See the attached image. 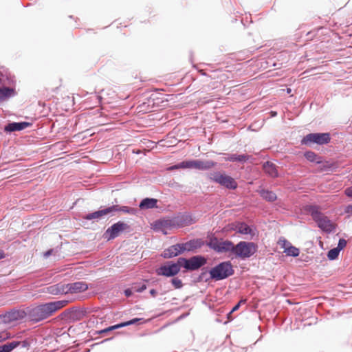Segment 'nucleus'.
I'll use <instances>...</instances> for the list:
<instances>
[{"mask_svg":"<svg viewBox=\"0 0 352 352\" xmlns=\"http://www.w3.org/2000/svg\"><path fill=\"white\" fill-rule=\"evenodd\" d=\"M65 300L41 303L35 307H28V318L32 323H38L51 317L56 311L68 304Z\"/></svg>","mask_w":352,"mask_h":352,"instance_id":"f257e3e1","label":"nucleus"},{"mask_svg":"<svg viewBox=\"0 0 352 352\" xmlns=\"http://www.w3.org/2000/svg\"><path fill=\"white\" fill-rule=\"evenodd\" d=\"M304 212L309 214L313 220L317 223L318 227L323 232L330 234L336 230L335 224L324 216L319 206L314 204H307L302 207Z\"/></svg>","mask_w":352,"mask_h":352,"instance_id":"f03ea898","label":"nucleus"},{"mask_svg":"<svg viewBox=\"0 0 352 352\" xmlns=\"http://www.w3.org/2000/svg\"><path fill=\"white\" fill-rule=\"evenodd\" d=\"M234 270L230 261L220 262L209 269L208 274L212 280L219 281L225 280L234 275Z\"/></svg>","mask_w":352,"mask_h":352,"instance_id":"7ed1b4c3","label":"nucleus"},{"mask_svg":"<svg viewBox=\"0 0 352 352\" xmlns=\"http://www.w3.org/2000/svg\"><path fill=\"white\" fill-rule=\"evenodd\" d=\"M258 248V245L256 243L241 241L236 245L234 243L232 255L241 261H245L254 255L257 252Z\"/></svg>","mask_w":352,"mask_h":352,"instance_id":"20e7f679","label":"nucleus"},{"mask_svg":"<svg viewBox=\"0 0 352 352\" xmlns=\"http://www.w3.org/2000/svg\"><path fill=\"white\" fill-rule=\"evenodd\" d=\"M207 239L206 245L216 253L223 254L228 252L231 255L232 254L234 243L232 241L219 239L213 234H208Z\"/></svg>","mask_w":352,"mask_h":352,"instance_id":"39448f33","label":"nucleus"},{"mask_svg":"<svg viewBox=\"0 0 352 352\" xmlns=\"http://www.w3.org/2000/svg\"><path fill=\"white\" fill-rule=\"evenodd\" d=\"M206 177L210 181L218 184L228 190H235L238 187V184L235 179L225 172H210L207 173Z\"/></svg>","mask_w":352,"mask_h":352,"instance_id":"423d86ee","label":"nucleus"},{"mask_svg":"<svg viewBox=\"0 0 352 352\" xmlns=\"http://www.w3.org/2000/svg\"><path fill=\"white\" fill-rule=\"evenodd\" d=\"M181 269L184 268V272L199 270L206 265L207 258L204 255L198 254L189 258L179 257Z\"/></svg>","mask_w":352,"mask_h":352,"instance_id":"0eeeda50","label":"nucleus"},{"mask_svg":"<svg viewBox=\"0 0 352 352\" xmlns=\"http://www.w3.org/2000/svg\"><path fill=\"white\" fill-rule=\"evenodd\" d=\"M331 134L328 132L310 133L305 135L300 140L301 145L312 146L314 144L319 146L328 144L331 142Z\"/></svg>","mask_w":352,"mask_h":352,"instance_id":"6e6552de","label":"nucleus"},{"mask_svg":"<svg viewBox=\"0 0 352 352\" xmlns=\"http://www.w3.org/2000/svg\"><path fill=\"white\" fill-rule=\"evenodd\" d=\"M181 271V265L179 258L177 261H169L165 262L155 270L157 276H165L168 278L177 276Z\"/></svg>","mask_w":352,"mask_h":352,"instance_id":"1a4fd4ad","label":"nucleus"},{"mask_svg":"<svg viewBox=\"0 0 352 352\" xmlns=\"http://www.w3.org/2000/svg\"><path fill=\"white\" fill-rule=\"evenodd\" d=\"M87 314L85 308L72 307L65 309L59 314L58 318L66 322H74L82 320Z\"/></svg>","mask_w":352,"mask_h":352,"instance_id":"9d476101","label":"nucleus"},{"mask_svg":"<svg viewBox=\"0 0 352 352\" xmlns=\"http://www.w3.org/2000/svg\"><path fill=\"white\" fill-rule=\"evenodd\" d=\"M130 226L126 223L118 221L109 226L103 234V237L107 241H112L120 236L125 230H129Z\"/></svg>","mask_w":352,"mask_h":352,"instance_id":"9b49d317","label":"nucleus"},{"mask_svg":"<svg viewBox=\"0 0 352 352\" xmlns=\"http://www.w3.org/2000/svg\"><path fill=\"white\" fill-rule=\"evenodd\" d=\"M175 228H183L191 226L197 222V219L190 212H179L173 217Z\"/></svg>","mask_w":352,"mask_h":352,"instance_id":"f8f14e48","label":"nucleus"},{"mask_svg":"<svg viewBox=\"0 0 352 352\" xmlns=\"http://www.w3.org/2000/svg\"><path fill=\"white\" fill-rule=\"evenodd\" d=\"M16 79L14 76L4 66H0V88H15Z\"/></svg>","mask_w":352,"mask_h":352,"instance_id":"ddd939ff","label":"nucleus"},{"mask_svg":"<svg viewBox=\"0 0 352 352\" xmlns=\"http://www.w3.org/2000/svg\"><path fill=\"white\" fill-rule=\"evenodd\" d=\"M217 162L212 160H189L188 168H194L199 170H209L216 166Z\"/></svg>","mask_w":352,"mask_h":352,"instance_id":"4468645a","label":"nucleus"},{"mask_svg":"<svg viewBox=\"0 0 352 352\" xmlns=\"http://www.w3.org/2000/svg\"><path fill=\"white\" fill-rule=\"evenodd\" d=\"M3 352H12L18 347L21 349H29L30 342L28 339L24 340H14L0 345Z\"/></svg>","mask_w":352,"mask_h":352,"instance_id":"2eb2a0df","label":"nucleus"},{"mask_svg":"<svg viewBox=\"0 0 352 352\" xmlns=\"http://www.w3.org/2000/svg\"><path fill=\"white\" fill-rule=\"evenodd\" d=\"M278 244L280 245V248L284 250L283 252L287 256L297 257L299 256L300 250L294 246L286 239L283 237L280 238L278 241Z\"/></svg>","mask_w":352,"mask_h":352,"instance_id":"dca6fc26","label":"nucleus"},{"mask_svg":"<svg viewBox=\"0 0 352 352\" xmlns=\"http://www.w3.org/2000/svg\"><path fill=\"white\" fill-rule=\"evenodd\" d=\"M175 228L173 218L168 219H160L155 220L153 223V229L155 232L161 231L164 234H166L164 228Z\"/></svg>","mask_w":352,"mask_h":352,"instance_id":"f3484780","label":"nucleus"},{"mask_svg":"<svg viewBox=\"0 0 352 352\" xmlns=\"http://www.w3.org/2000/svg\"><path fill=\"white\" fill-rule=\"evenodd\" d=\"M32 126L31 122H10L4 126V131L7 133H11L15 131H21L25 129Z\"/></svg>","mask_w":352,"mask_h":352,"instance_id":"a211bd4d","label":"nucleus"},{"mask_svg":"<svg viewBox=\"0 0 352 352\" xmlns=\"http://www.w3.org/2000/svg\"><path fill=\"white\" fill-rule=\"evenodd\" d=\"M241 234H248L253 238L258 234V231L255 226L248 225L245 221H238V232Z\"/></svg>","mask_w":352,"mask_h":352,"instance_id":"6ab92c4d","label":"nucleus"},{"mask_svg":"<svg viewBox=\"0 0 352 352\" xmlns=\"http://www.w3.org/2000/svg\"><path fill=\"white\" fill-rule=\"evenodd\" d=\"M278 166L271 161H266L262 164V169L265 173L272 178H277L279 177Z\"/></svg>","mask_w":352,"mask_h":352,"instance_id":"aec40b11","label":"nucleus"},{"mask_svg":"<svg viewBox=\"0 0 352 352\" xmlns=\"http://www.w3.org/2000/svg\"><path fill=\"white\" fill-rule=\"evenodd\" d=\"M288 56L287 52L283 51L278 54L276 56L277 61H275L274 58H270L267 61V64L276 68H281L283 65L288 61Z\"/></svg>","mask_w":352,"mask_h":352,"instance_id":"412c9836","label":"nucleus"},{"mask_svg":"<svg viewBox=\"0 0 352 352\" xmlns=\"http://www.w3.org/2000/svg\"><path fill=\"white\" fill-rule=\"evenodd\" d=\"M188 252H196L198 249H201L204 245H206V241H204L201 238H194L186 241Z\"/></svg>","mask_w":352,"mask_h":352,"instance_id":"4be33fe9","label":"nucleus"},{"mask_svg":"<svg viewBox=\"0 0 352 352\" xmlns=\"http://www.w3.org/2000/svg\"><path fill=\"white\" fill-rule=\"evenodd\" d=\"M102 213H100L99 209L91 212L86 213L81 217L82 223L85 225L87 221H91L92 223L100 221L102 219Z\"/></svg>","mask_w":352,"mask_h":352,"instance_id":"5701e85b","label":"nucleus"},{"mask_svg":"<svg viewBox=\"0 0 352 352\" xmlns=\"http://www.w3.org/2000/svg\"><path fill=\"white\" fill-rule=\"evenodd\" d=\"M224 157V160L228 162H238L241 163H245L250 159V155L245 154H237V153H222Z\"/></svg>","mask_w":352,"mask_h":352,"instance_id":"b1692460","label":"nucleus"},{"mask_svg":"<svg viewBox=\"0 0 352 352\" xmlns=\"http://www.w3.org/2000/svg\"><path fill=\"white\" fill-rule=\"evenodd\" d=\"M71 294L81 293L89 289V285L86 282L77 281L69 283Z\"/></svg>","mask_w":352,"mask_h":352,"instance_id":"393cba45","label":"nucleus"},{"mask_svg":"<svg viewBox=\"0 0 352 352\" xmlns=\"http://www.w3.org/2000/svg\"><path fill=\"white\" fill-rule=\"evenodd\" d=\"M157 207V199L155 198L146 197L142 199L139 204V208L141 210L152 209Z\"/></svg>","mask_w":352,"mask_h":352,"instance_id":"a878e982","label":"nucleus"},{"mask_svg":"<svg viewBox=\"0 0 352 352\" xmlns=\"http://www.w3.org/2000/svg\"><path fill=\"white\" fill-rule=\"evenodd\" d=\"M8 312L12 322L23 320L25 317L28 318V308L26 309V311L23 309H13Z\"/></svg>","mask_w":352,"mask_h":352,"instance_id":"bb28decb","label":"nucleus"},{"mask_svg":"<svg viewBox=\"0 0 352 352\" xmlns=\"http://www.w3.org/2000/svg\"><path fill=\"white\" fill-rule=\"evenodd\" d=\"M320 164V170L325 172H333L338 170L340 166L338 162L334 161H323Z\"/></svg>","mask_w":352,"mask_h":352,"instance_id":"cd10ccee","label":"nucleus"},{"mask_svg":"<svg viewBox=\"0 0 352 352\" xmlns=\"http://www.w3.org/2000/svg\"><path fill=\"white\" fill-rule=\"evenodd\" d=\"M304 157L307 161L310 162L316 163L317 164L322 163V157L312 151H305L304 153Z\"/></svg>","mask_w":352,"mask_h":352,"instance_id":"c85d7f7f","label":"nucleus"},{"mask_svg":"<svg viewBox=\"0 0 352 352\" xmlns=\"http://www.w3.org/2000/svg\"><path fill=\"white\" fill-rule=\"evenodd\" d=\"M179 256L175 244L166 248L162 253L161 256L164 258H172Z\"/></svg>","mask_w":352,"mask_h":352,"instance_id":"c756f323","label":"nucleus"},{"mask_svg":"<svg viewBox=\"0 0 352 352\" xmlns=\"http://www.w3.org/2000/svg\"><path fill=\"white\" fill-rule=\"evenodd\" d=\"M16 94V89H0V105Z\"/></svg>","mask_w":352,"mask_h":352,"instance_id":"7c9ffc66","label":"nucleus"},{"mask_svg":"<svg viewBox=\"0 0 352 352\" xmlns=\"http://www.w3.org/2000/svg\"><path fill=\"white\" fill-rule=\"evenodd\" d=\"M201 272L200 274L194 280L195 283L205 282L207 283L210 280H212V278H210V274H208L209 269L207 267H203L201 268Z\"/></svg>","mask_w":352,"mask_h":352,"instance_id":"2f4dec72","label":"nucleus"},{"mask_svg":"<svg viewBox=\"0 0 352 352\" xmlns=\"http://www.w3.org/2000/svg\"><path fill=\"white\" fill-rule=\"evenodd\" d=\"M260 196L265 200L273 202L276 200L277 196L273 191L262 189L259 191Z\"/></svg>","mask_w":352,"mask_h":352,"instance_id":"473e14b6","label":"nucleus"},{"mask_svg":"<svg viewBox=\"0 0 352 352\" xmlns=\"http://www.w3.org/2000/svg\"><path fill=\"white\" fill-rule=\"evenodd\" d=\"M102 217L104 219L106 216L113 217L114 213L116 212V206L111 205L109 206H100L99 208Z\"/></svg>","mask_w":352,"mask_h":352,"instance_id":"72a5a7b5","label":"nucleus"},{"mask_svg":"<svg viewBox=\"0 0 352 352\" xmlns=\"http://www.w3.org/2000/svg\"><path fill=\"white\" fill-rule=\"evenodd\" d=\"M116 212H122L124 213L135 215L138 212V210L134 208H131L126 206L115 205Z\"/></svg>","mask_w":352,"mask_h":352,"instance_id":"f704fd0d","label":"nucleus"},{"mask_svg":"<svg viewBox=\"0 0 352 352\" xmlns=\"http://www.w3.org/2000/svg\"><path fill=\"white\" fill-rule=\"evenodd\" d=\"M88 99H90L91 102L96 106L102 103V96L100 92H96V89H94V91L90 93V97Z\"/></svg>","mask_w":352,"mask_h":352,"instance_id":"c9c22d12","label":"nucleus"},{"mask_svg":"<svg viewBox=\"0 0 352 352\" xmlns=\"http://www.w3.org/2000/svg\"><path fill=\"white\" fill-rule=\"evenodd\" d=\"M189 168L188 160H183L179 163H177L174 165L168 166L167 168V170L172 171V170H175L186 169V168Z\"/></svg>","mask_w":352,"mask_h":352,"instance_id":"e433bc0d","label":"nucleus"},{"mask_svg":"<svg viewBox=\"0 0 352 352\" xmlns=\"http://www.w3.org/2000/svg\"><path fill=\"white\" fill-rule=\"evenodd\" d=\"M246 302V300L245 299H241L240 301H239L232 309L227 314V318L228 320H232V314L237 311L241 305L242 304H245Z\"/></svg>","mask_w":352,"mask_h":352,"instance_id":"4c0bfd02","label":"nucleus"},{"mask_svg":"<svg viewBox=\"0 0 352 352\" xmlns=\"http://www.w3.org/2000/svg\"><path fill=\"white\" fill-rule=\"evenodd\" d=\"M340 251L336 248H333L327 252V256L329 261L336 260L340 254Z\"/></svg>","mask_w":352,"mask_h":352,"instance_id":"58836bf2","label":"nucleus"},{"mask_svg":"<svg viewBox=\"0 0 352 352\" xmlns=\"http://www.w3.org/2000/svg\"><path fill=\"white\" fill-rule=\"evenodd\" d=\"M238 221H236L232 223H230L227 224L223 229V232H231V231H235L236 232H238Z\"/></svg>","mask_w":352,"mask_h":352,"instance_id":"ea45409f","label":"nucleus"},{"mask_svg":"<svg viewBox=\"0 0 352 352\" xmlns=\"http://www.w3.org/2000/svg\"><path fill=\"white\" fill-rule=\"evenodd\" d=\"M47 292L52 295H60L58 283L47 287Z\"/></svg>","mask_w":352,"mask_h":352,"instance_id":"a19ab883","label":"nucleus"},{"mask_svg":"<svg viewBox=\"0 0 352 352\" xmlns=\"http://www.w3.org/2000/svg\"><path fill=\"white\" fill-rule=\"evenodd\" d=\"M59 285V289H60V294H71V289L69 288V283L63 284V283H58Z\"/></svg>","mask_w":352,"mask_h":352,"instance_id":"79ce46f5","label":"nucleus"},{"mask_svg":"<svg viewBox=\"0 0 352 352\" xmlns=\"http://www.w3.org/2000/svg\"><path fill=\"white\" fill-rule=\"evenodd\" d=\"M12 322L8 311L0 315V324H10Z\"/></svg>","mask_w":352,"mask_h":352,"instance_id":"37998d69","label":"nucleus"},{"mask_svg":"<svg viewBox=\"0 0 352 352\" xmlns=\"http://www.w3.org/2000/svg\"><path fill=\"white\" fill-rule=\"evenodd\" d=\"M14 336L9 331H3L0 332V343L12 338Z\"/></svg>","mask_w":352,"mask_h":352,"instance_id":"c03bdc74","label":"nucleus"},{"mask_svg":"<svg viewBox=\"0 0 352 352\" xmlns=\"http://www.w3.org/2000/svg\"><path fill=\"white\" fill-rule=\"evenodd\" d=\"M175 247L177 248V250L179 255L182 254L183 253L187 252V245L186 243H177L175 244Z\"/></svg>","mask_w":352,"mask_h":352,"instance_id":"a18cd8bd","label":"nucleus"},{"mask_svg":"<svg viewBox=\"0 0 352 352\" xmlns=\"http://www.w3.org/2000/svg\"><path fill=\"white\" fill-rule=\"evenodd\" d=\"M170 283L175 289H181L183 287V283L181 279L177 277H171Z\"/></svg>","mask_w":352,"mask_h":352,"instance_id":"49530a36","label":"nucleus"},{"mask_svg":"<svg viewBox=\"0 0 352 352\" xmlns=\"http://www.w3.org/2000/svg\"><path fill=\"white\" fill-rule=\"evenodd\" d=\"M133 289L137 293H142L146 289V285L145 283H136L133 286Z\"/></svg>","mask_w":352,"mask_h":352,"instance_id":"de8ad7c7","label":"nucleus"},{"mask_svg":"<svg viewBox=\"0 0 352 352\" xmlns=\"http://www.w3.org/2000/svg\"><path fill=\"white\" fill-rule=\"evenodd\" d=\"M346 243L347 242L344 239H340L336 248L340 252L346 247Z\"/></svg>","mask_w":352,"mask_h":352,"instance_id":"09e8293b","label":"nucleus"},{"mask_svg":"<svg viewBox=\"0 0 352 352\" xmlns=\"http://www.w3.org/2000/svg\"><path fill=\"white\" fill-rule=\"evenodd\" d=\"M129 325L136 324L140 323V322H145L144 319L142 318H134L129 320H128Z\"/></svg>","mask_w":352,"mask_h":352,"instance_id":"8fccbe9b","label":"nucleus"},{"mask_svg":"<svg viewBox=\"0 0 352 352\" xmlns=\"http://www.w3.org/2000/svg\"><path fill=\"white\" fill-rule=\"evenodd\" d=\"M113 331V327L111 326H109V327H108L107 328H104L103 329H101L100 331H96V333L98 334H104V333H109L110 331Z\"/></svg>","mask_w":352,"mask_h":352,"instance_id":"3c124183","label":"nucleus"},{"mask_svg":"<svg viewBox=\"0 0 352 352\" xmlns=\"http://www.w3.org/2000/svg\"><path fill=\"white\" fill-rule=\"evenodd\" d=\"M133 289L132 288H126L124 290V294L126 297L129 298L133 294Z\"/></svg>","mask_w":352,"mask_h":352,"instance_id":"603ef678","label":"nucleus"},{"mask_svg":"<svg viewBox=\"0 0 352 352\" xmlns=\"http://www.w3.org/2000/svg\"><path fill=\"white\" fill-rule=\"evenodd\" d=\"M54 252V249H49L46 252H44L43 256L47 258L50 257Z\"/></svg>","mask_w":352,"mask_h":352,"instance_id":"864d4df0","label":"nucleus"},{"mask_svg":"<svg viewBox=\"0 0 352 352\" xmlns=\"http://www.w3.org/2000/svg\"><path fill=\"white\" fill-rule=\"evenodd\" d=\"M345 194L347 197L352 198V186L349 187L345 190Z\"/></svg>","mask_w":352,"mask_h":352,"instance_id":"5fc2aeb1","label":"nucleus"},{"mask_svg":"<svg viewBox=\"0 0 352 352\" xmlns=\"http://www.w3.org/2000/svg\"><path fill=\"white\" fill-rule=\"evenodd\" d=\"M346 213H352V204L347 205L344 208Z\"/></svg>","mask_w":352,"mask_h":352,"instance_id":"6e6d98bb","label":"nucleus"},{"mask_svg":"<svg viewBox=\"0 0 352 352\" xmlns=\"http://www.w3.org/2000/svg\"><path fill=\"white\" fill-rule=\"evenodd\" d=\"M315 35L314 32H309L307 34V39H313L314 36Z\"/></svg>","mask_w":352,"mask_h":352,"instance_id":"4d7b16f0","label":"nucleus"},{"mask_svg":"<svg viewBox=\"0 0 352 352\" xmlns=\"http://www.w3.org/2000/svg\"><path fill=\"white\" fill-rule=\"evenodd\" d=\"M149 294L153 296V297H155L157 292L156 291V289H151L150 291H149Z\"/></svg>","mask_w":352,"mask_h":352,"instance_id":"13d9d810","label":"nucleus"},{"mask_svg":"<svg viewBox=\"0 0 352 352\" xmlns=\"http://www.w3.org/2000/svg\"><path fill=\"white\" fill-rule=\"evenodd\" d=\"M111 327H113V330H116V329H118L120 328H122L120 322L118 323V324H116L114 325H111Z\"/></svg>","mask_w":352,"mask_h":352,"instance_id":"bf43d9fd","label":"nucleus"},{"mask_svg":"<svg viewBox=\"0 0 352 352\" xmlns=\"http://www.w3.org/2000/svg\"><path fill=\"white\" fill-rule=\"evenodd\" d=\"M6 258V253L3 250H0V260Z\"/></svg>","mask_w":352,"mask_h":352,"instance_id":"052dcab7","label":"nucleus"},{"mask_svg":"<svg viewBox=\"0 0 352 352\" xmlns=\"http://www.w3.org/2000/svg\"><path fill=\"white\" fill-rule=\"evenodd\" d=\"M120 324H121L122 328L127 327V326H129V323L128 320L127 321H124V322H121Z\"/></svg>","mask_w":352,"mask_h":352,"instance_id":"680f3d73","label":"nucleus"},{"mask_svg":"<svg viewBox=\"0 0 352 352\" xmlns=\"http://www.w3.org/2000/svg\"><path fill=\"white\" fill-rule=\"evenodd\" d=\"M270 113L271 117H276L277 116V112L275 111H271Z\"/></svg>","mask_w":352,"mask_h":352,"instance_id":"e2e57ef3","label":"nucleus"},{"mask_svg":"<svg viewBox=\"0 0 352 352\" xmlns=\"http://www.w3.org/2000/svg\"><path fill=\"white\" fill-rule=\"evenodd\" d=\"M283 91L286 90V91H287V94H291V95H292V94H292L293 90L296 91V89H283Z\"/></svg>","mask_w":352,"mask_h":352,"instance_id":"0e129e2a","label":"nucleus"},{"mask_svg":"<svg viewBox=\"0 0 352 352\" xmlns=\"http://www.w3.org/2000/svg\"><path fill=\"white\" fill-rule=\"evenodd\" d=\"M112 339H113V338H109L105 339L103 341H102L101 343L104 342H107V341L111 340Z\"/></svg>","mask_w":352,"mask_h":352,"instance_id":"69168bd1","label":"nucleus"},{"mask_svg":"<svg viewBox=\"0 0 352 352\" xmlns=\"http://www.w3.org/2000/svg\"><path fill=\"white\" fill-rule=\"evenodd\" d=\"M154 90L156 91H166V89H154Z\"/></svg>","mask_w":352,"mask_h":352,"instance_id":"338daca9","label":"nucleus"},{"mask_svg":"<svg viewBox=\"0 0 352 352\" xmlns=\"http://www.w3.org/2000/svg\"><path fill=\"white\" fill-rule=\"evenodd\" d=\"M0 352H3L1 349V347L0 346Z\"/></svg>","mask_w":352,"mask_h":352,"instance_id":"774afa93","label":"nucleus"}]
</instances>
